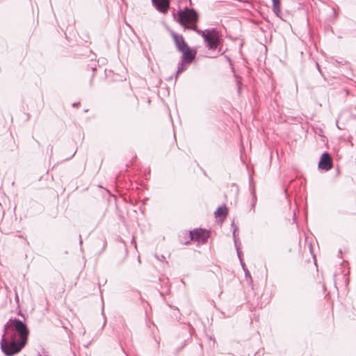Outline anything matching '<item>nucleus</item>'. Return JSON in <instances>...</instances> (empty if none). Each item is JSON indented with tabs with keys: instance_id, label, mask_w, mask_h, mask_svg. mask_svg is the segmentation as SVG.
I'll return each instance as SVG.
<instances>
[{
	"instance_id": "obj_1",
	"label": "nucleus",
	"mask_w": 356,
	"mask_h": 356,
	"mask_svg": "<svg viewBox=\"0 0 356 356\" xmlns=\"http://www.w3.org/2000/svg\"><path fill=\"white\" fill-rule=\"evenodd\" d=\"M29 329L19 319H10L4 325L1 336V351L6 356H13L21 351L27 343Z\"/></svg>"
},
{
	"instance_id": "obj_2",
	"label": "nucleus",
	"mask_w": 356,
	"mask_h": 356,
	"mask_svg": "<svg viewBox=\"0 0 356 356\" xmlns=\"http://www.w3.org/2000/svg\"><path fill=\"white\" fill-rule=\"evenodd\" d=\"M179 23L188 29H196L197 22V13L193 9L186 8L178 12Z\"/></svg>"
},
{
	"instance_id": "obj_3",
	"label": "nucleus",
	"mask_w": 356,
	"mask_h": 356,
	"mask_svg": "<svg viewBox=\"0 0 356 356\" xmlns=\"http://www.w3.org/2000/svg\"><path fill=\"white\" fill-rule=\"evenodd\" d=\"M177 50L182 54L181 60L184 63H191L195 58L196 50L192 49L189 46H177Z\"/></svg>"
},
{
	"instance_id": "obj_4",
	"label": "nucleus",
	"mask_w": 356,
	"mask_h": 356,
	"mask_svg": "<svg viewBox=\"0 0 356 356\" xmlns=\"http://www.w3.org/2000/svg\"><path fill=\"white\" fill-rule=\"evenodd\" d=\"M202 36L209 44H218L220 42L219 33L215 29L202 31Z\"/></svg>"
},
{
	"instance_id": "obj_5",
	"label": "nucleus",
	"mask_w": 356,
	"mask_h": 356,
	"mask_svg": "<svg viewBox=\"0 0 356 356\" xmlns=\"http://www.w3.org/2000/svg\"><path fill=\"white\" fill-rule=\"evenodd\" d=\"M191 239L197 241L198 243H204L209 235V232L202 229H197L190 232Z\"/></svg>"
},
{
	"instance_id": "obj_6",
	"label": "nucleus",
	"mask_w": 356,
	"mask_h": 356,
	"mask_svg": "<svg viewBox=\"0 0 356 356\" xmlns=\"http://www.w3.org/2000/svg\"><path fill=\"white\" fill-rule=\"evenodd\" d=\"M332 167V161L330 154L327 152H324L321 158L318 163V168L324 170H329Z\"/></svg>"
},
{
	"instance_id": "obj_7",
	"label": "nucleus",
	"mask_w": 356,
	"mask_h": 356,
	"mask_svg": "<svg viewBox=\"0 0 356 356\" xmlns=\"http://www.w3.org/2000/svg\"><path fill=\"white\" fill-rule=\"evenodd\" d=\"M154 5L157 10L161 13H166L169 8L168 0H152Z\"/></svg>"
},
{
	"instance_id": "obj_8",
	"label": "nucleus",
	"mask_w": 356,
	"mask_h": 356,
	"mask_svg": "<svg viewBox=\"0 0 356 356\" xmlns=\"http://www.w3.org/2000/svg\"><path fill=\"white\" fill-rule=\"evenodd\" d=\"M236 229H234V230L233 232V236H234V244H235V247H236V249L238 257V258H239V259L241 261V263L242 268H243V270H245V269H248V268L245 267V264L242 261V258H241L242 252L240 250V245H241V243H240V242L238 241V238H236Z\"/></svg>"
},
{
	"instance_id": "obj_9",
	"label": "nucleus",
	"mask_w": 356,
	"mask_h": 356,
	"mask_svg": "<svg viewBox=\"0 0 356 356\" xmlns=\"http://www.w3.org/2000/svg\"><path fill=\"white\" fill-rule=\"evenodd\" d=\"M190 63H184V61L181 60V61L178 64L177 71V74H176V79L177 78L178 75L180 73L183 72L184 71H185L187 69V66Z\"/></svg>"
},
{
	"instance_id": "obj_10",
	"label": "nucleus",
	"mask_w": 356,
	"mask_h": 356,
	"mask_svg": "<svg viewBox=\"0 0 356 356\" xmlns=\"http://www.w3.org/2000/svg\"><path fill=\"white\" fill-rule=\"evenodd\" d=\"M227 213V209L225 206L219 207L215 212L216 217H225Z\"/></svg>"
},
{
	"instance_id": "obj_11",
	"label": "nucleus",
	"mask_w": 356,
	"mask_h": 356,
	"mask_svg": "<svg viewBox=\"0 0 356 356\" xmlns=\"http://www.w3.org/2000/svg\"><path fill=\"white\" fill-rule=\"evenodd\" d=\"M172 36L174 39V42L176 44H185L184 40L182 36L179 35L175 33H172Z\"/></svg>"
},
{
	"instance_id": "obj_12",
	"label": "nucleus",
	"mask_w": 356,
	"mask_h": 356,
	"mask_svg": "<svg viewBox=\"0 0 356 356\" xmlns=\"http://www.w3.org/2000/svg\"><path fill=\"white\" fill-rule=\"evenodd\" d=\"M274 12L277 15L280 11V0H273Z\"/></svg>"
},
{
	"instance_id": "obj_13",
	"label": "nucleus",
	"mask_w": 356,
	"mask_h": 356,
	"mask_svg": "<svg viewBox=\"0 0 356 356\" xmlns=\"http://www.w3.org/2000/svg\"><path fill=\"white\" fill-rule=\"evenodd\" d=\"M244 272H245V275L246 279L249 280L250 283H252V278L250 275L249 270L248 269H245Z\"/></svg>"
},
{
	"instance_id": "obj_14",
	"label": "nucleus",
	"mask_w": 356,
	"mask_h": 356,
	"mask_svg": "<svg viewBox=\"0 0 356 356\" xmlns=\"http://www.w3.org/2000/svg\"><path fill=\"white\" fill-rule=\"evenodd\" d=\"M208 47H209V49H216L218 46L211 45V46H208Z\"/></svg>"
},
{
	"instance_id": "obj_15",
	"label": "nucleus",
	"mask_w": 356,
	"mask_h": 356,
	"mask_svg": "<svg viewBox=\"0 0 356 356\" xmlns=\"http://www.w3.org/2000/svg\"><path fill=\"white\" fill-rule=\"evenodd\" d=\"M337 127L339 129H343V128L338 124V122H337Z\"/></svg>"
},
{
	"instance_id": "obj_16",
	"label": "nucleus",
	"mask_w": 356,
	"mask_h": 356,
	"mask_svg": "<svg viewBox=\"0 0 356 356\" xmlns=\"http://www.w3.org/2000/svg\"><path fill=\"white\" fill-rule=\"evenodd\" d=\"M254 205H255V204H254V203H253V204H252V208H253V212H254V211H255V210H254Z\"/></svg>"
},
{
	"instance_id": "obj_17",
	"label": "nucleus",
	"mask_w": 356,
	"mask_h": 356,
	"mask_svg": "<svg viewBox=\"0 0 356 356\" xmlns=\"http://www.w3.org/2000/svg\"><path fill=\"white\" fill-rule=\"evenodd\" d=\"M316 65H317V67H318V71H319L320 72H321V69H320V67H319L318 64L317 63Z\"/></svg>"
},
{
	"instance_id": "obj_18",
	"label": "nucleus",
	"mask_w": 356,
	"mask_h": 356,
	"mask_svg": "<svg viewBox=\"0 0 356 356\" xmlns=\"http://www.w3.org/2000/svg\"><path fill=\"white\" fill-rule=\"evenodd\" d=\"M41 356V355H40Z\"/></svg>"
}]
</instances>
